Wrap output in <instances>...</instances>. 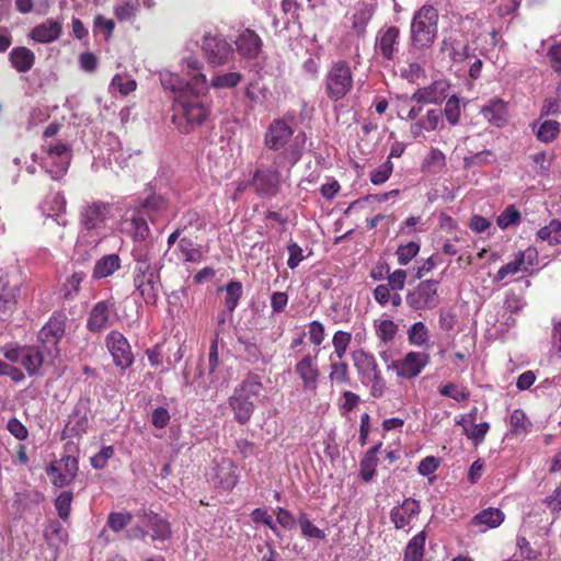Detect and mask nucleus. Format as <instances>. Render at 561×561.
Wrapping results in <instances>:
<instances>
[{
  "label": "nucleus",
  "mask_w": 561,
  "mask_h": 561,
  "mask_svg": "<svg viewBox=\"0 0 561 561\" xmlns=\"http://www.w3.org/2000/svg\"><path fill=\"white\" fill-rule=\"evenodd\" d=\"M293 128L284 119H274L267 127L264 136V145L270 150L283 149L291 139Z\"/></svg>",
  "instance_id": "nucleus-19"
},
{
  "label": "nucleus",
  "mask_w": 561,
  "mask_h": 561,
  "mask_svg": "<svg viewBox=\"0 0 561 561\" xmlns=\"http://www.w3.org/2000/svg\"><path fill=\"white\" fill-rule=\"evenodd\" d=\"M421 512L419 501L408 497L400 505L392 507L390 512V519L396 529H404L410 531V524L417 517Z\"/></svg>",
  "instance_id": "nucleus-20"
},
{
  "label": "nucleus",
  "mask_w": 561,
  "mask_h": 561,
  "mask_svg": "<svg viewBox=\"0 0 561 561\" xmlns=\"http://www.w3.org/2000/svg\"><path fill=\"white\" fill-rule=\"evenodd\" d=\"M203 51L209 64L221 66L233 56L231 45L221 36L206 35L203 39Z\"/></svg>",
  "instance_id": "nucleus-14"
},
{
  "label": "nucleus",
  "mask_w": 561,
  "mask_h": 561,
  "mask_svg": "<svg viewBox=\"0 0 561 561\" xmlns=\"http://www.w3.org/2000/svg\"><path fill=\"white\" fill-rule=\"evenodd\" d=\"M218 341L217 337L211 341L210 348H209V355H208V365H209V381L199 383L198 387H203L204 390H208L211 388L216 381L218 380V377L216 375V370L218 367Z\"/></svg>",
  "instance_id": "nucleus-40"
},
{
  "label": "nucleus",
  "mask_w": 561,
  "mask_h": 561,
  "mask_svg": "<svg viewBox=\"0 0 561 561\" xmlns=\"http://www.w3.org/2000/svg\"><path fill=\"white\" fill-rule=\"evenodd\" d=\"M393 172V163L390 160H387L378 168L371 171L370 173V182L375 185L383 184Z\"/></svg>",
  "instance_id": "nucleus-51"
},
{
  "label": "nucleus",
  "mask_w": 561,
  "mask_h": 561,
  "mask_svg": "<svg viewBox=\"0 0 561 561\" xmlns=\"http://www.w3.org/2000/svg\"><path fill=\"white\" fill-rule=\"evenodd\" d=\"M131 255L135 262L134 287L147 305H154L161 287V260L157 257L150 244L136 245Z\"/></svg>",
  "instance_id": "nucleus-1"
},
{
  "label": "nucleus",
  "mask_w": 561,
  "mask_h": 561,
  "mask_svg": "<svg viewBox=\"0 0 561 561\" xmlns=\"http://www.w3.org/2000/svg\"><path fill=\"white\" fill-rule=\"evenodd\" d=\"M9 59L14 69L19 72H26L33 67L35 55L26 47H15L10 51Z\"/></svg>",
  "instance_id": "nucleus-32"
},
{
  "label": "nucleus",
  "mask_w": 561,
  "mask_h": 561,
  "mask_svg": "<svg viewBox=\"0 0 561 561\" xmlns=\"http://www.w3.org/2000/svg\"><path fill=\"white\" fill-rule=\"evenodd\" d=\"M144 524L145 526L150 528V537L153 541H163L170 537L171 531L169 523L163 518L159 517L157 514L146 515L144 518Z\"/></svg>",
  "instance_id": "nucleus-33"
},
{
  "label": "nucleus",
  "mask_w": 561,
  "mask_h": 561,
  "mask_svg": "<svg viewBox=\"0 0 561 561\" xmlns=\"http://www.w3.org/2000/svg\"><path fill=\"white\" fill-rule=\"evenodd\" d=\"M447 90V82L437 80L428 87L417 89L409 101L417 104H437L446 99Z\"/></svg>",
  "instance_id": "nucleus-23"
},
{
  "label": "nucleus",
  "mask_w": 561,
  "mask_h": 561,
  "mask_svg": "<svg viewBox=\"0 0 561 561\" xmlns=\"http://www.w3.org/2000/svg\"><path fill=\"white\" fill-rule=\"evenodd\" d=\"M445 115L450 125H456L460 117V106L458 99L453 95L445 105Z\"/></svg>",
  "instance_id": "nucleus-61"
},
{
  "label": "nucleus",
  "mask_w": 561,
  "mask_h": 561,
  "mask_svg": "<svg viewBox=\"0 0 561 561\" xmlns=\"http://www.w3.org/2000/svg\"><path fill=\"white\" fill-rule=\"evenodd\" d=\"M408 341L416 347L430 348L432 346L430 330L422 321L414 322L407 332Z\"/></svg>",
  "instance_id": "nucleus-34"
},
{
  "label": "nucleus",
  "mask_w": 561,
  "mask_h": 561,
  "mask_svg": "<svg viewBox=\"0 0 561 561\" xmlns=\"http://www.w3.org/2000/svg\"><path fill=\"white\" fill-rule=\"evenodd\" d=\"M169 201L161 194H150L130 207L123 219V230L134 241L142 242L150 236L148 221L154 224L168 210Z\"/></svg>",
  "instance_id": "nucleus-2"
},
{
  "label": "nucleus",
  "mask_w": 561,
  "mask_h": 561,
  "mask_svg": "<svg viewBox=\"0 0 561 561\" xmlns=\"http://www.w3.org/2000/svg\"><path fill=\"white\" fill-rule=\"evenodd\" d=\"M481 113L488 122L500 127L506 121V104L501 99H492L482 106Z\"/></svg>",
  "instance_id": "nucleus-31"
},
{
  "label": "nucleus",
  "mask_w": 561,
  "mask_h": 561,
  "mask_svg": "<svg viewBox=\"0 0 561 561\" xmlns=\"http://www.w3.org/2000/svg\"><path fill=\"white\" fill-rule=\"evenodd\" d=\"M518 272H527L519 253H517L513 261L503 265L494 276V280L501 282L508 275H514Z\"/></svg>",
  "instance_id": "nucleus-49"
},
{
  "label": "nucleus",
  "mask_w": 561,
  "mask_h": 561,
  "mask_svg": "<svg viewBox=\"0 0 561 561\" xmlns=\"http://www.w3.org/2000/svg\"><path fill=\"white\" fill-rule=\"evenodd\" d=\"M559 134V123L557 121H545L538 131L537 137L545 142L552 141Z\"/></svg>",
  "instance_id": "nucleus-54"
},
{
  "label": "nucleus",
  "mask_w": 561,
  "mask_h": 561,
  "mask_svg": "<svg viewBox=\"0 0 561 561\" xmlns=\"http://www.w3.org/2000/svg\"><path fill=\"white\" fill-rule=\"evenodd\" d=\"M41 209L47 218H53L58 226L65 227L67 225L65 218L66 198L61 193L48 194L41 205Z\"/></svg>",
  "instance_id": "nucleus-25"
},
{
  "label": "nucleus",
  "mask_w": 561,
  "mask_h": 561,
  "mask_svg": "<svg viewBox=\"0 0 561 561\" xmlns=\"http://www.w3.org/2000/svg\"><path fill=\"white\" fill-rule=\"evenodd\" d=\"M537 238L549 245L561 244V221L559 219H551L537 231Z\"/></svg>",
  "instance_id": "nucleus-38"
},
{
  "label": "nucleus",
  "mask_w": 561,
  "mask_h": 561,
  "mask_svg": "<svg viewBox=\"0 0 561 561\" xmlns=\"http://www.w3.org/2000/svg\"><path fill=\"white\" fill-rule=\"evenodd\" d=\"M437 288V280L427 279L421 282L407 295L408 306L415 311L432 310L436 308L439 304Z\"/></svg>",
  "instance_id": "nucleus-11"
},
{
  "label": "nucleus",
  "mask_w": 561,
  "mask_h": 561,
  "mask_svg": "<svg viewBox=\"0 0 561 561\" xmlns=\"http://www.w3.org/2000/svg\"><path fill=\"white\" fill-rule=\"evenodd\" d=\"M113 217V207L101 201L92 202L81 209L80 224L83 228L80 240L96 245L101 240L106 222Z\"/></svg>",
  "instance_id": "nucleus-6"
},
{
  "label": "nucleus",
  "mask_w": 561,
  "mask_h": 561,
  "mask_svg": "<svg viewBox=\"0 0 561 561\" xmlns=\"http://www.w3.org/2000/svg\"><path fill=\"white\" fill-rule=\"evenodd\" d=\"M139 10V0H121L115 7L114 13L119 21H129L136 16Z\"/></svg>",
  "instance_id": "nucleus-42"
},
{
  "label": "nucleus",
  "mask_w": 561,
  "mask_h": 561,
  "mask_svg": "<svg viewBox=\"0 0 561 561\" xmlns=\"http://www.w3.org/2000/svg\"><path fill=\"white\" fill-rule=\"evenodd\" d=\"M426 540L425 530L413 536L407 545L404 551V561H422L424 554V546Z\"/></svg>",
  "instance_id": "nucleus-37"
},
{
  "label": "nucleus",
  "mask_w": 561,
  "mask_h": 561,
  "mask_svg": "<svg viewBox=\"0 0 561 561\" xmlns=\"http://www.w3.org/2000/svg\"><path fill=\"white\" fill-rule=\"evenodd\" d=\"M179 249L185 262H199L202 259L201 251L194 247L190 239H181L179 242Z\"/></svg>",
  "instance_id": "nucleus-53"
},
{
  "label": "nucleus",
  "mask_w": 561,
  "mask_h": 561,
  "mask_svg": "<svg viewBox=\"0 0 561 561\" xmlns=\"http://www.w3.org/2000/svg\"><path fill=\"white\" fill-rule=\"evenodd\" d=\"M520 221V213L513 206L506 207L496 218V224L501 229L515 226Z\"/></svg>",
  "instance_id": "nucleus-50"
},
{
  "label": "nucleus",
  "mask_w": 561,
  "mask_h": 561,
  "mask_svg": "<svg viewBox=\"0 0 561 561\" xmlns=\"http://www.w3.org/2000/svg\"><path fill=\"white\" fill-rule=\"evenodd\" d=\"M106 346L116 366L125 369L134 362L130 345L127 339L118 331H112L106 336Z\"/></svg>",
  "instance_id": "nucleus-17"
},
{
  "label": "nucleus",
  "mask_w": 561,
  "mask_h": 561,
  "mask_svg": "<svg viewBox=\"0 0 561 561\" xmlns=\"http://www.w3.org/2000/svg\"><path fill=\"white\" fill-rule=\"evenodd\" d=\"M240 81L241 75L239 72L218 73L208 82V88L230 89L234 88Z\"/></svg>",
  "instance_id": "nucleus-43"
},
{
  "label": "nucleus",
  "mask_w": 561,
  "mask_h": 561,
  "mask_svg": "<svg viewBox=\"0 0 561 561\" xmlns=\"http://www.w3.org/2000/svg\"><path fill=\"white\" fill-rule=\"evenodd\" d=\"M242 296V285L240 282H230L226 286L225 305L228 313H232L237 308Z\"/></svg>",
  "instance_id": "nucleus-45"
},
{
  "label": "nucleus",
  "mask_w": 561,
  "mask_h": 561,
  "mask_svg": "<svg viewBox=\"0 0 561 561\" xmlns=\"http://www.w3.org/2000/svg\"><path fill=\"white\" fill-rule=\"evenodd\" d=\"M351 356L362 383L370 388L371 397L381 398L386 391V380L375 356L363 348L353 351Z\"/></svg>",
  "instance_id": "nucleus-7"
},
{
  "label": "nucleus",
  "mask_w": 561,
  "mask_h": 561,
  "mask_svg": "<svg viewBox=\"0 0 561 561\" xmlns=\"http://www.w3.org/2000/svg\"><path fill=\"white\" fill-rule=\"evenodd\" d=\"M203 62L197 57L190 55L181 61V70L187 77V80L170 70L160 71V82L165 90L173 93V103L181 94L208 92V80L203 72Z\"/></svg>",
  "instance_id": "nucleus-3"
},
{
  "label": "nucleus",
  "mask_w": 561,
  "mask_h": 561,
  "mask_svg": "<svg viewBox=\"0 0 561 561\" xmlns=\"http://www.w3.org/2000/svg\"><path fill=\"white\" fill-rule=\"evenodd\" d=\"M237 51L244 58L255 59L262 51V39L252 30L242 31L236 39Z\"/></svg>",
  "instance_id": "nucleus-24"
},
{
  "label": "nucleus",
  "mask_w": 561,
  "mask_h": 561,
  "mask_svg": "<svg viewBox=\"0 0 561 561\" xmlns=\"http://www.w3.org/2000/svg\"><path fill=\"white\" fill-rule=\"evenodd\" d=\"M114 456V448L112 446L103 447L96 455L91 457V466L95 469H103L108 459Z\"/></svg>",
  "instance_id": "nucleus-64"
},
{
  "label": "nucleus",
  "mask_w": 561,
  "mask_h": 561,
  "mask_svg": "<svg viewBox=\"0 0 561 561\" xmlns=\"http://www.w3.org/2000/svg\"><path fill=\"white\" fill-rule=\"evenodd\" d=\"M72 502V493L70 492H61L56 499L55 506L59 517L66 520L69 517L70 508Z\"/></svg>",
  "instance_id": "nucleus-56"
},
{
  "label": "nucleus",
  "mask_w": 561,
  "mask_h": 561,
  "mask_svg": "<svg viewBox=\"0 0 561 561\" xmlns=\"http://www.w3.org/2000/svg\"><path fill=\"white\" fill-rule=\"evenodd\" d=\"M204 95L206 93L191 92L175 99L172 122L181 133L188 134L209 116V106L202 100Z\"/></svg>",
  "instance_id": "nucleus-4"
},
{
  "label": "nucleus",
  "mask_w": 561,
  "mask_h": 561,
  "mask_svg": "<svg viewBox=\"0 0 561 561\" xmlns=\"http://www.w3.org/2000/svg\"><path fill=\"white\" fill-rule=\"evenodd\" d=\"M21 294V280L18 275L2 274L0 276V316L11 314Z\"/></svg>",
  "instance_id": "nucleus-13"
},
{
  "label": "nucleus",
  "mask_w": 561,
  "mask_h": 561,
  "mask_svg": "<svg viewBox=\"0 0 561 561\" xmlns=\"http://www.w3.org/2000/svg\"><path fill=\"white\" fill-rule=\"evenodd\" d=\"M299 525L301 528V533L304 536L309 538L323 539L325 534L323 530L319 529L314 526L306 516V514H301L299 517Z\"/></svg>",
  "instance_id": "nucleus-59"
},
{
  "label": "nucleus",
  "mask_w": 561,
  "mask_h": 561,
  "mask_svg": "<svg viewBox=\"0 0 561 561\" xmlns=\"http://www.w3.org/2000/svg\"><path fill=\"white\" fill-rule=\"evenodd\" d=\"M330 373L329 379L332 385H348L351 382L348 365L339 359L337 362L333 360V355L330 356Z\"/></svg>",
  "instance_id": "nucleus-39"
},
{
  "label": "nucleus",
  "mask_w": 561,
  "mask_h": 561,
  "mask_svg": "<svg viewBox=\"0 0 561 561\" xmlns=\"http://www.w3.org/2000/svg\"><path fill=\"white\" fill-rule=\"evenodd\" d=\"M510 426L514 435H522L529 432L531 423L522 409H516L511 414Z\"/></svg>",
  "instance_id": "nucleus-41"
},
{
  "label": "nucleus",
  "mask_w": 561,
  "mask_h": 561,
  "mask_svg": "<svg viewBox=\"0 0 561 561\" xmlns=\"http://www.w3.org/2000/svg\"><path fill=\"white\" fill-rule=\"evenodd\" d=\"M428 363V353L411 351L402 358L391 360L387 368L394 370L400 378L412 379L417 377Z\"/></svg>",
  "instance_id": "nucleus-12"
},
{
  "label": "nucleus",
  "mask_w": 561,
  "mask_h": 561,
  "mask_svg": "<svg viewBox=\"0 0 561 561\" xmlns=\"http://www.w3.org/2000/svg\"><path fill=\"white\" fill-rule=\"evenodd\" d=\"M400 31L397 26H389L378 32L375 49L383 58L392 60L399 50Z\"/></svg>",
  "instance_id": "nucleus-22"
},
{
  "label": "nucleus",
  "mask_w": 561,
  "mask_h": 561,
  "mask_svg": "<svg viewBox=\"0 0 561 561\" xmlns=\"http://www.w3.org/2000/svg\"><path fill=\"white\" fill-rule=\"evenodd\" d=\"M443 122V112L437 108L430 110L426 115L411 125V135L414 138L424 136V131L436 130Z\"/></svg>",
  "instance_id": "nucleus-28"
},
{
  "label": "nucleus",
  "mask_w": 561,
  "mask_h": 561,
  "mask_svg": "<svg viewBox=\"0 0 561 561\" xmlns=\"http://www.w3.org/2000/svg\"><path fill=\"white\" fill-rule=\"evenodd\" d=\"M224 468L228 469V472H217L216 479L217 482L224 488V489H232L237 483V474L234 472V466L231 461H225Z\"/></svg>",
  "instance_id": "nucleus-52"
},
{
  "label": "nucleus",
  "mask_w": 561,
  "mask_h": 561,
  "mask_svg": "<svg viewBox=\"0 0 561 561\" xmlns=\"http://www.w3.org/2000/svg\"><path fill=\"white\" fill-rule=\"evenodd\" d=\"M61 30L60 22L47 20L32 30L31 37L38 43H50L60 36Z\"/></svg>",
  "instance_id": "nucleus-30"
},
{
  "label": "nucleus",
  "mask_w": 561,
  "mask_h": 561,
  "mask_svg": "<svg viewBox=\"0 0 561 561\" xmlns=\"http://www.w3.org/2000/svg\"><path fill=\"white\" fill-rule=\"evenodd\" d=\"M304 139L299 140V137H296L288 148L285 149V158L291 165L300 160L304 150Z\"/></svg>",
  "instance_id": "nucleus-62"
},
{
  "label": "nucleus",
  "mask_w": 561,
  "mask_h": 561,
  "mask_svg": "<svg viewBox=\"0 0 561 561\" xmlns=\"http://www.w3.org/2000/svg\"><path fill=\"white\" fill-rule=\"evenodd\" d=\"M548 64L556 73H561V42L552 44L546 54Z\"/></svg>",
  "instance_id": "nucleus-60"
},
{
  "label": "nucleus",
  "mask_w": 561,
  "mask_h": 561,
  "mask_svg": "<svg viewBox=\"0 0 561 561\" xmlns=\"http://www.w3.org/2000/svg\"><path fill=\"white\" fill-rule=\"evenodd\" d=\"M309 341L311 344L319 346L325 339L324 327L320 321H311L309 323Z\"/></svg>",
  "instance_id": "nucleus-63"
},
{
  "label": "nucleus",
  "mask_w": 561,
  "mask_h": 561,
  "mask_svg": "<svg viewBox=\"0 0 561 561\" xmlns=\"http://www.w3.org/2000/svg\"><path fill=\"white\" fill-rule=\"evenodd\" d=\"M122 266V261L118 254L112 253L100 257L93 267L92 278L102 279L112 276Z\"/></svg>",
  "instance_id": "nucleus-29"
},
{
  "label": "nucleus",
  "mask_w": 561,
  "mask_h": 561,
  "mask_svg": "<svg viewBox=\"0 0 561 561\" xmlns=\"http://www.w3.org/2000/svg\"><path fill=\"white\" fill-rule=\"evenodd\" d=\"M353 88V73L346 61L332 65L325 76L327 95L332 101L342 100Z\"/></svg>",
  "instance_id": "nucleus-10"
},
{
  "label": "nucleus",
  "mask_w": 561,
  "mask_h": 561,
  "mask_svg": "<svg viewBox=\"0 0 561 561\" xmlns=\"http://www.w3.org/2000/svg\"><path fill=\"white\" fill-rule=\"evenodd\" d=\"M64 334V321L56 318H50L48 322L39 331L38 341L41 342V346L43 348L50 352V346H56Z\"/></svg>",
  "instance_id": "nucleus-27"
},
{
  "label": "nucleus",
  "mask_w": 561,
  "mask_h": 561,
  "mask_svg": "<svg viewBox=\"0 0 561 561\" xmlns=\"http://www.w3.org/2000/svg\"><path fill=\"white\" fill-rule=\"evenodd\" d=\"M374 328L377 337L385 344L391 342L396 337L399 330L398 324L386 316L375 320Z\"/></svg>",
  "instance_id": "nucleus-36"
},
{
  "label": "nucleus",
  "mask_w": 561,
  "mask_h": 561,
  "mask_svg": "<svg viewBox=\"0 0 561 561\" xmlns=\"http://www.w3.org/2000/svg\"><path fill=\"white\" fill-rule=\"evenodd\" d=\"M251 184L261 197L275 196L280 187V173L273 168L257 169L253 174Z\"/></svg>",
  "instance_id": "nucleus-16"
},
{
  "label": "nucleus",
  "mask_w": 561,
  "mask_h": 561,
  "mask_svg": "<svg viewBox=\"0 0 561 561\" xmlns=\"http://www.w3.org/2000/svg\"><path fill=\"white\" fill-rule=\"evenodd\" d=\"M263 389L261 378L257 375H248L233 390L228 399V404L233 411L234 420L240 424L250 421L255 400Z\"/></svg>",
  "instance_id": "nucleus-5"
},
{
  "label": "nucleus",
  "mask_w": 561,
  "mask_h": 561,
  "mask_svg": "<svg viewBox=\"0 0 561 561\" xmlns=\"http://www.w3.org/2000/svg\"><path fill=\"white\" fill-rule=\"evenodd\" d=\"M319 350H317L314 355L310 353L304 355V357L297 362L295 366V371L300 378L302 382L304 389L307 391L316 393L319 383L320 370L318 367V354Z\"/></svg>",
  "instance_id": "nucleus-15"
},
{
  "label": "nucleus",
  "mask_w": 561,
  "mask_h": 561,
  "mask_svg": "<svg viewBox=\"0 0 561 561\" xmlns=\"http://www.w3.org/2000/svg\"><path fill=\"white\" fill-rule=\"evenodd\" d=\"M352 342V334L346 331L339 330L332 337V345L334 347V355L337 359H343L346 351Z\"/></svg>",
  "instance_id": "nucleus-47"
},
{
  "label": "nucleus",
  "mask_w": 561,
  "mask_h": 561,
  "mask_svg": "<svg viewBox=\"0 0 561 561\" xmlns=\"http://www.w3.org/2000/svg\"><path fill=\"white\" fill-rule=\"evenodd\" d=\"M131 520V515L126 512L111 513L107 519V526L115 533L121 531Z\"/></svg>",
  "instance_id": "nucleus-57"
},
{
  "label": "nucleus",
  "mask_w": 561,
  "mask_h": 561,
  "mask_svg": "<svg viewBox=\"0 0 561 561\" xmlns=\"http://www.w3.org/2000/svg\"><path fill=\"white\" fill-rule=\"evenodd\" d=\"M115 314V302L111 299L96 302L89 314L87 328L91 332H101L111 324V317Z\"/></svg>",
  "instance_id": "nucleus-21"
},
{
  "label": "nucleus",
  "mask_w": 561,
  "mask_h": 561,
  "mask_svg": "<svg viewBox=\"0 0 561 561\" xmlns=\"http://www.w3.org/2000/svg\"><path fill=\"white\" fill-rule=\"evenodd\" d=\"M70 163L69 149L64 144L50 145L47 148L45 164L51 179L58 180L66 172Z\"/></svg>",
  "instance_id": "nucleus-18"
},
{
  "label": "nucleus",
  "mask_w": 561,
  "mask_h": 561,
  "mask_svg": "<svg viewBox=\"0 0 561 561\" xmlns=\"http://www.w3.org/2000/svg\"><path fill=\"white\" fill-rule=\"evenodd\" d=\"M420 245L416 242H409L400 245L397 250V256L400 265H407L410 261L417 255Z\"/></svg>",
  "instance_id": "nucleus-55"
},
{
  "label": "nucleus",
  "mask_w": 561,
  "mask_h": 561,
  "mask_svg": "<svg viewBox=\"0 0 561 561\" xmlns=\"http://www.w3.org/2000/svg\"><path fill=\"white\" fill-rule=\"evenodd\" d=\"M439 393L444 397H449L458 402L466 401L469 398V392L466 388L458 387L454 383H447L439 388Z\"/></svg>",
  "instance_id": "nucleus-58"
},
{
  "label": "nucleus",
  "mask_w": 561,
  "mask_h": 561,
  "mask_svg": "<svg viewBox=\"0 0 561 561\" xmlns=\"http://www.w3.org/2000/svg\"><path fill=\"white\" fill-rule=\"evenodd\" d=\"M375 13V4L373 2L360 0L354 4L351 15L352 30L358 36L364 35L366 26Z\"/></svg>",
  "instance_id": "nucleus-26"
},
{
  "label": "nucleus",
  "mask_w": 561,
  "mask_h": 561,
  "mask_svg": "<svg viewBox=\"0 0 561 561\" xmlns=\"http://www.w3.org/2000/svg\"><path fill=\"white\" fill-rule=\"evenodd\" d=\"M504 520V514L499 508H486L474 516L472 523L482 526V531L500 526Z\"/></svg>",
  "instance_id": "nucleus-35"
},
{
  "label": "nucleus",
  "mask_w": 561,
  "mask_h": 561,
  "mask_svg": "<svg viewBox=\"0 0 561 561\" xmlns=\"http://www.w3.org/2000/svg\"><path fill=\"white\" fill-rule=\"evenodd\" d=\"M84 278L85 274L83 272H75L66 279L62 287L66 299H73L78 295L81 283Z\"/></svg>",
  "instance_id": "nucleus-48"
},
{
  "label": "nucleus",
  "mask_w": 561,
  "mask_h": 561,
  "mask_svg": "<svg viewBox=\"0 0 561 561\" xmlns=\"http://www.w3.org/2000/svg\"><path fill=\"white\" fill-rule=\"evenodd\" d=\"M438 14L434 7L423 5L413 16L411 38L419 48L428 47L434 42L437 32Z\"/></svg>",
  "instance_id": "nucleus-9"
},
{
  "label": "nucleus",
  "mask_w": 561,
  "mask_h": 561,
  "mask_svg": "<svg viewBox=\"0 0 561 561\" xmlns=\"http://www.w3.org/2000/svg\"><path fill=\"white\" fill-rule=\"evenodd\" d=\"M490 430V424L488 422L482 423H473V425L462 426V431L468 439H470L473 445H480Z\"/></svg>",
  "instance_id": "nucleus-44"
},
{
  "label": "nucleus",
  "mask_w": 561,
  "mask_h": 561,
  "mask_svg": "<svg viewBox=\"0 0 561 561\" xmlns=\"http://www.w3.org/2000/svg\"><path fill=\"white\" fill-rule=\"evenodd\" d=\"M137 88L136 81L128 75H115L112 78L110 89L117 90L122 95H127Z\"/></svg>",
  "instance_id": "nucleus-46"
},
{
  "label": "nucleus",
  "mask_w": 561,
  "mask_h": 561,
  "mask_svg": "<svg viewBox=\"0 0 561 561\" xmlns=\"http://www.w3.org/2000/svg\"><path fill=\"white\" fill-rule=\"evenodd\" d=\"M5 359L20 364L30 377L42 376V368L48 351L41 345H5L1 350Z\"/></svg>",
  "instance_id": "nucleus-8"
}]
</instances>
